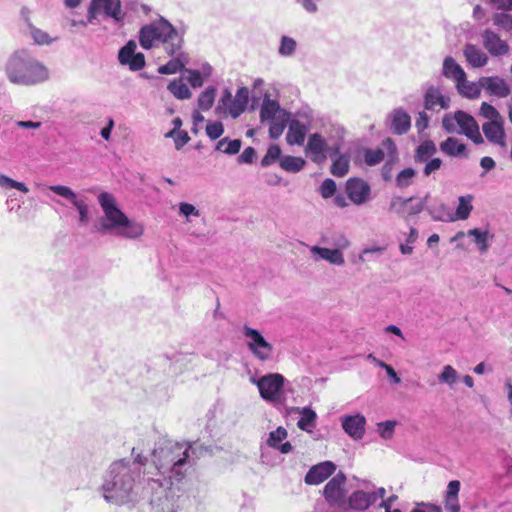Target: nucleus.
Here are the masks:
<instances>
[{
	"label": "nucleus",
	"instance_id": "14",
	"mask_svg": "<svg viewBox=\"0 0 512 512\" xmlns=\"http://www.w3.org/2000/svg\"><path fill=\"white\" fill-rule=\"evenodd\" d=\"M473 199L474 196L471 194L463 195L458 197V205L454 214H448L445 218L440 210H444L445 206L441 205L439 209H427L431 217L436 221H456L466 220L469 218L473 210Z\"/></svg>",
	"mask_w": 512,
	"mask_h": 512
},
{
	"label": "nucleus",
	"instance_id": "35",
	"mask_svg": "<svg viewBox=\"0 0 512 512\" xmlns=\"http://www.w3.org/2000/svg\"><path fill=\"white\" fill-rule=\"evenodd\" d=\"M297 411L301 414V418L297 422L298 428L306 432H311L312 428L316 426L317 415L315 411L309 407L297 408Z\"/></svg>",
	"mask_w": 512,
	"mask_h": 512
},
{
	"label": "nucleus",
	"instance_id": "6",
	"mask_svg": "<svg viewBox=\"0 0 512 512\" xmlns=\"http://www.w3.org/2000/svg\"><path fill=\"white\" fill-rule=\"evenodd\" d=\"M251 384L258 388L260 397L273 406L283 405L286 401L285 377L280 373H268L262 376L251 375Z\"/></svg>",
	"mask_w": 512,
	"mask_h": 512
},
{
	"label": "nucleus",
	"instance_id": "42",
	"mask_svg": "<svg viewBox=\"0 0 512 512\" xmlns=\"http://www.w3.org/2000/svg\"><path fill=\"white\" fill-rule=\"evenodd\" d=\"M289 118H290V114L288 113L281 117H278L277 119L269 121L270 122V127H269L270 138L277 139L282 135V133L289 121Z\"/></svg>",
	"mask_w": 512,
	"mask_h": 512
},
{
	"label": "nucleus",
	"instance_id": "58",
	"mask_svg": "<svg viewBox=\"0 0 512 512\" xmlns=\"http://www.w3.org/2000/svg\"><path fill=\"white\" fill-rule=\"evenodd\" d=\"M186 79L194 88L201 87L204 83L202 74L198 70H187Z\"/></svg>",
	"mask_w": 512,
	"mask_h": 512
},
{
	"label": "nucleus",
	"instance_id": "18",
	"mask_svg": "<svg viewBox=\"0 0 512 512\" xmlns=\"http://www.w3.org/2000/svg\"><path fill=\"white\" fill-rule=\"evenodd\" d=\"M450 106V98L445 95L438 86L430 85L426 88L424 94V107L431 111H440L448 109Z\"/></svg>",
	"mask_w": 512,
	"mask_h": 512
},
{
	"label": "nucleus",
	"instance_id": "13",
	"mask_svg": "<svg viewBox=\"0 0 512 512\" xmlns=\"http://www.w3.org/2000/svg\"><path fill=\"white\" fill-rule=\"evenodd\" d=\"M339 149L338 144H334L333 147L330 148L324 136L320 133H313L308 137L305 153L312 162L322 164L327 159L328 152L332 151L334 154H338Z\"/></svg>",
	"mask_w": 512,
	"mask_h": 512
},
{
	"label": "nucleus",
	"instance_id": "4",
	"mask_svg": "<svg viewBox=\"0 0 512 512\" xmlns=\"http://www.w3.org/2000/svg\"><path fill=\"white\" fill-rule=\"evenodd\" d=\"M5 73L13 84L32 86L49 79L48 68L26 50L15 51L5 64Z\"/></svg>",
	"mask_w": 512,
	"mask_h": 512
},
{
	"label": "nucleus",
	"instance_id": "28",
	"mask_svg": "<svg viewBox=\"0 0 512 512\" xmlns=\"http://www.w3.org/2000/svg\"><path fill=\"white\" fill-rule=\"evenodd\" d=\"M308 127L298 120H293L288 126L286 141L290 145H302L305 141Z\"/></svg>",
	"mask_w": 512,
	"mask_h": 512
},
{
	"label": "nucleus",
	"instance_id": "30",
	"mask_svg": "<svg viewBox=\"0 0 512 512\" xmlns=\"http://www.w3.org/2000/svg\"><path fill=\"white\" fill-rule=\"evenodd\" d=\"M440 150L450 157H467L466 145L455 137H448L441 142Z\"/></svg>",
	"mask_w": 512,
	"mask_h": 512
},
{
	"label": "nucleus",
	"instance_id": "38",
	"mask_svg": "<svg viewBox=\"0 0 512 512\" xmlns=\"http://www.w3.org/2000/svg\"><path fill=\"white\" fill-rule=\"evenodd\" d=\"M305 160L301 157L285 156L280 160V166L287 172L297 173L305 166Z\"/></svg>",
	"mask_w": 512,
	"mask_h": 512
},
{
	"label": "nucleus",
	"instance_id": "52",
	"mask_svg": "<svg viewBox=\"0 0 512 512\" xmlns=\"http://www.w3.org/2000/svg\"><path fill=\"white\" fill-rule=\"evenodd\" d=\"M0 186L2 188H14L23 193H27L29 191L28 187L24 183L15 181L4 174H0Z\"/></svg>",
	"mask_w": 512,
	"mask_h": 512
},
{
	"label": "nucleus",
	"instance_id": "21",
	"mask_svg": "<svg viewBox=\"0 0 512 512\" xmlns=\"http://www.w3.org/2000/svg\"><path fill=\"white\" fill-rule=\"evenodd\" d=\"M336 470V465L331 461H324L314 465L305 476V482L309 485H318L330 477Z\"/></svg>",
	"mask_w": 512,
	"mask_h": 512
},
{
	"label": "nucleus",
	"instance_id": "54",
	"mask_svg": "<svg viewBox=\"0 0 512 512\" xmlns=\"http://www.w3.org/2000/svg\"><path fill=\"white\" fill-rule=\"evenodd\" d=\"M280 155V147L278 145H271L268 148L266 155L262 158L261 165L264 167L271 165L274 161L279 159Z\"/></svg>",
	"mask_w": 512,
	"mask_h": 512
},
{
	"label": "nucleus",
	"instance_id": "32",
	"mask_svg": "<svg viewBox=\"0 0 512 512\" xmlns=\"http://www.w3.org/2000/svg\"><path fill=\"white\" fill-rule=\"evenodd\" d=\"M459 491L460 482L458 480H452L448 483L445 496V507L450 512H459L460 510V505L458 502Z\"/></svg>",
	"mask_w": 512,
	"mask_h": 512
},
{
	"label": "nucleus",
	"instance_id": "3",
	"mask_svg": "<svg viewBox=\"0 0 512 512\" xmlns=\"http://www.w3.org/2000/svg\"><path fill=\"white\" fill-rule=\"evenodd\" d=\"M98 202L103 210L99 231L113 233L117 236L137 240L144 234V225L141 222L129 219L118 207L115 197L102 192L98 196Z\"/></svg>",
	"mask_w": 512,
	"mask_h": 512
},
{
	"label": "nucleus",
	"instance_id": "36",
	"mask_svg": "<svg viewBox=\"0 0 512 512\" xmlns=\"http://www.w3.org/2000/svg\"><path fill=\"white\" fill-rule=\"evenodd\" d=\"M467 235L473 237L475 244L478 246L480 252L485 253L489 249L488 239L493 238L487 230H480L478 228L470 229Z\"/></svg>",
	"mask_w": 512,
	"mask_h": 512
},
{
	"label": "nucleus",
	"instance_id": "16",
	"mask_svg": "<svg viewBox=\"0 0 512 512\" xmlns=\"http://www.w3.org/2000/svg\"><path fill=\"white\" fill-rule=\"evenodd\" d=\"M48 189L56 195L68 200L79 213V222L81 225H86L89 222V208L84 200L79 199L76 193L68 186L52 185Z\"/></svg>",
	"mask_w": 512,
	"mask_h": 512
},
{
	"label": "nucleus",
	"instance_id": "5",
	"mask_svg": "<svg viewBox=\"0 0 512 512\" xmlns=\"http://www.w3.org/2000/svg\"><path fill=\"white\" fill-rule=\"evenodd\" d=\"M139 42L144 49H150L157 42H162L166 52L173 55L182 48L183 35L167 20L160 18L158 21L141 28Z\"/></svg>",
	"mask_w": 512,
	"mask_h": 512
},
{
	"label": "nucleus",
	"instance_id": "17",
	"mask_svg": "<svg viewBox=\"0 0 512 512\" xmlns=\"http://www.w3.org/2000/svg\"><path fill=\"white\" fill-rule=\"evenodd\" d=\"M346 476L339 472L324 487V497L332 505L344 506V489Z\"/></svg>",
	"mask_w": 512,
	"mask_h": 512
},
{
	"label": "nucleus",
	"instance_id": "34",
	"mask_svg": "<svg viewBox=\"0 0 512 512\" xmlns=\"http://www.w3.org/2000/svg\"><path fill=\"white\" fill-rule=\"evenodd\" d=\"M437 152V147L432 140L421 142L415 149L414 160L416 163H424L431 159Z\"/></svg>",
	"mask_w": 512,
	"mask_h": 512
},
{
	"label": "nucleus",
	"instance_id": "39",
	"mask_svg": "<svg viewBox=\"0 0 512 512\" xmlns=\"http://www.w3.org/2000/svg\"><path fill=\"white\" fill-rule=\"evenodd\" d=\"M438 380L452 388L460 380V376L453 366L444 365L438 375Z\"/></svg>",
	"mask_w": 512,
	"mask_h": 512
},
{
	"label": "nucleus",
	"instance_id": "29",
	"mask_svg": "<svg viewBox=\"0 0 512 512\" xmlns=\"http://www.w3.org/2000/svg\"><path fill=\"white\" fill-rule=\"evenodd\" d=\"M172 59L166 64L158 68L160 74H175L181 71L188 63V56L179 49L175 54L171 55Z\"/></svg>",
	"mask_w": 512,
	"mask_h": 512
},
{
	"label": "nucleus",
	"instance_id": "24",
	"mask_svg": "<svg viewBox=\"0 0 512 512\" xmlns=\"http://www.w3.org/2000/svg\"><path fill=\"white\" fill-rule=\"evenodd\" d=\"M463 55L467 63L473 68H481L488 64L489 57L478 46L467 43L463 48Z\"/></svg>",
	"mask_w": 512,
	"mask_h": 512
},
{
	"label": "nucleus",
	"instance_id": "9",
	"mask_svg": "<svg viewBox=\"0 0 512 512\" xmlns=\"http://www.w3.org/2000/svg\"><path fill=\"white\" fill-rule=\"evenodd\" d=\"M333 246L334 248H326L314 245L310 247V253L315 261L324 260L331 265L343 266V251L351 246V242L345 235H339L334 239Z\"/></svg>",
	"mask_w": 512,
	"mask_h": 512
},
{
	"label": "nucleus",
	"instance_id": "51",
	"mask_svg": "<svg viewBox=\"0 0 512 512\" xmlns=\"http://www.w3.org/2000/svg\"><path fill=\"white\" fill-rule=\"evenodd\" d=\"M179 215L185 217L187 222L191 221V217H199L200 211L192 204L187 202L179 203Z\"/></svg>",
	"mask_w": 512,
	"mask_h": 512
},
{
	"label": "nucleus",
	"instance_id": "46",
	"mask_svg": "<svg viewBox=\"0 0 512 512\" xmlns=\"http://www.w3.org/2000/svg\"><path fill=\"white\" fill-rule=\"evenodd\" d=\"M493 24L505 32H512V15L507 13H495L492 17Z\"/></svg>",
	"mask_w": 512,
	"mask_h": 512
},
{
	"label": "nucleus",
	"instance_id": "55",
	"mask_svg": "<svg viewBox=\"0 0 512 512\" xmlns=\"http://www.w3.org/2000/svg\"><path fill=\"white\" fill-rule=\"evenodd\" d=\"M206 133L210 139H218L224 133L223 124L219 121L209 122L206 125Z\"/></svg>",
	"mask_w": 512,
	"mask_h": 512
},
{
	"label": "nucleus",
	"instance_id": "23",
	"mask_svg": "<svg viewBox=\"0 0 512 512\" xmlns=\"http://www.w3.org/2000/svg\"><path fill=\"white\" fill-rule=\"evenodd\" d=\"M389 128L397 135H403L411 127V118L403 108L394 109L388 116Z\"/></svg>",
	"mask_w": 512,
	"mask_h": 512
},
{
	"label": "nucleus",
	"instance_id": "2",
	"mask_svg": "<svg viewBox=\"0 0 512 512\" xmlns=\"http://www.w3.org/2000/svg\"><path fill=\"white\" fill-rule=\"evenodd\" d=\"M196 447L188 442L161 441L151 454L154 471L147 478L152 492L159 493V500L173 496V486L179 484L193 464Z\"/></svg>",
	"mask_w": 512,
	"mask_h": 512
},
{
	"label": "nucleus",
	"instance_id": "7",
	"mask_svg": "<svg viewBox=\"0 0 512 512\" xmlns=\"http://www.w3.org/2000/svg\"><path fill=\"white\" fill-rule=\"evenodd\" d=\"M442 126L448 133L463 134L475 144H482L484 139L476 120L464 111L445 114Z\"/></svg>",
	"mask_w": 512,
	"mask_h": 512
},
{
	"label": "nucleus",
	"instance_id": "62",
	"mask_svg": "<svg viewBox=\"0 0 512 512\" xmlns=\"http://www.w3.org/2000/svg\"><path fill=\"white\" fill-rule=\"evenodd\" d=\"M428 123H429V117L426 114V112H424V111L419 112L416 122H415V126L418 129V131L425 130L428 127Z\"/></svg>",
	"mask_w": 512,
	"mask_h": 512
},
{
	"label": "nucleus",
	"instance_id": "31",
	"mask_svg": "<svg viewBox=\"0 0 512 512\" xmlns=\"http://www.w3.org/2000/svg\"><path fill=\"white\" fill-rule=\"evenodd\" d=\"M442 74L456 84L459 80H463L466 73L454 58L448 56L443 61Z\"/></svg>",
	"mask_w": 512,
	"mask_h": 512
},
{
	"label": "nucleus",
	"instance_id": "40",
	"mask_svg": "<svg viewBox=\"0 0 512 512\" xmlns=\"http://www.w3.org/2000/svg\"><path fill=\"white\" fill-rule=\"evenodd\" d=\"M168 90L177 98V99H189L191 97V92L188 86L183 82L182 79H174L168 85Z\"/></svg>",
	"mask_w": 512,
	"mask_h": 512
},
{
	"label": "nucleus",
	"instance_id": "11",
	"mask_svg": "<svg viewBox=\"0 0 512 512\" xmlns=\"http://www.w3.org/2000/svg\"><path fill=\"white\" fill-rule=\"evenodd\" d=\"M242 333L247 347L258 360L267 361L271 359L273 346L263 337L260 331L245 325Z\"/></svg>",
	"mask_w": 512,
	"mask_h": 512
},
{
	"label": "nucleus",
	"instance_id": "53",
	"mask_svg": "<svg viewBox=\"0 0 512 512\" xmlns=\"http://www.w3.org/2000/svg\"><path fill=\"white\" fill-rule=\"evenodd\" d=\"M296 41L288 36H283L281 38V43L279 47V53L282 56H291L296 50Z\"/></svg>",
	"mask_w": 512,
	"mask_h": 512
},
{
	"label": "nucleus",
	"instance_id": "60",
	"mask_svg": "<svg viewBox=\"0 0 512 512\" xmlns=\"http://www.w3.org/2000/svg\"><path fill=\"white\" fill-rule=\"evenodd\" d=\"M256 157V151L252 147H247L244 151L239 155L238 162L240 164H250L254 161Z\"/></svg>",
	"mask_w": 512,
	"mask_h": 512
},
{
	"label": "nucleus",
	"instance_id": "1",
	"mask_svg": "<svg viewBox=\"0 0 512 512\" xmlns=\"http://www.w3.org/2000/svg\"><path fill=\"white\" fill-rule=\"evenodd\" d=\"M132 454L134 460L120 459L114 461L106 472L101 486L102 496L106 502L123 505L134 502L140 497H155L159 500V493L147 484L151 470L146 467L147 459L141 454Z\"/></svg>",
	"mask_w": 512,
	"mask_h": 512
},
{
	"label": "nucleus",
	"instance_id": "47",
	"mask_svg": "<svg viewBox=\"0 0 512 512\" xmlns=\"http://www.w3.org/2000/svg\"><path fill=\"white\" fill-rule=\"evenodd\" d=\"M429 196L430 194L427 193L425 197L422 199L413 198L412 202H410L408 206H406L405 216L408 217L421 213L426 206L427 199L429 198Z\"/></svg>",
	"mask_w": 512,
	"mask_h": 512
},
{
	"label": "nucleus",
	"instance_id": "41",
	"mask_svg": "<svg viewBox=\"0 0 512 512\" xmlns=\"http://www.w3.org/2000/svg\"><path fill=\"white\" fill-rule=\"evenodd\" d=\"M241 145L242 143L239 139L229 140L228 138H223L218 141L215 149L228 155H235L240 151Z\"/></svg>",
	"mask_w": 512,
	"mask_h": 512
},
{
	"label": "nucleus",
	"instance_id": "25",
	"mask_svg": "<svg viewBox=\"0 0 512 512\" xmlns=\"http://www.w3.org/2000/svg\"><path fill=\"white\" fill-rule=\"evenodd\" d=\"M288 112L282 109L276 100H272L268 95H265L260 109L261 122L277 119Z\"/></svg>",
	"mask_w": 512,
	"mask_h": 512
},
{
	"label": "nucleus",
	"instance_id": "59",
	"mask_svg": "<svg viewBox=\"0 0 512 512\" xmlns=\"http://www.w3.org/2000/svg\"><path fill=\"white\" fill-rule=\"evenodd\" d=\"M425 163L426 164L423 169V174L425 176H430L431 174L440 169L442 165V160L440 158H431Z\"/></svg>",
	"mask_w": 512,
	"mask_h": 512
},
{
	"label": "nucleus",
	"instance_id": "64",
	"mask_svg": "<svg viewBox=\"0 0 512 512\" xmlns=\"http://www.w3.org/2000/svg\"><path fill=\"white\" fill-rule=\"evenodd\" d=\"M189 140H190V138H189L187 132L178 131V133L175 137L176 149H180L181 147H183Z\"/></svg>",
	"mask_w": 512,
	"mask_h": 512
},
{
	"label": "nucleus",
	"instance_id": "57",
	"mask_svg": "<svg viewBox=\"0 0 512 512\" xmlns=\"http://www.w3.org/2000/svg\"><path fill=\"white\" fill-rule=\"evenodd\" d=\"M336 192V183L332 179H325L320 186V193L323 198L332 197Z\"/></svg>",
	"mask_w": 512,
	"mask_h": 512
},
{
	"label": "nucleus",
	"instance_id": "8",
	"mask_svg": "<svg viewBox=\"0 0 512 512\" xmlns=\"http://www.w3.org/2000/svg\"><path fill=\"white\" fill-rule=\"evenodd\" d=\"M480 114L487 119V122L482 125L486 139L494 145L506 147L507 137L504 130L505 120L503 116L494 106L487 102L481 104Z\"/></svg>",
	"mask_w": 512,
	"mask_h": 512
},
{
	"label": "nucleus",
	"instance_id": "12",
	"mask_svg": "<svg viewBox=\"0 0 512 512\" xmlns=\"http://www.w3.org/2000/svg\"><path fill=\"white\" fill-rule=\"evenodd\" d=\"M112 18L120 22L124 18L120 0H92L87 14V22L92 23L99 15Z\"/></svg>",
	"mask_w": 512,
	"mask_h": 512
},
{
	"label": "nucleus",
	"instance_id": "44",
	"mask_svg": "<svg viewBox=\"0 0 512 512\" xmlns=\"http://www.w3.org/2000/svg\"><path fill=\"white\" fill-rule=\"evenodd\" d=\"M417 172L413 168H405L400 171L395 179L396 185L399 188H406L413 183Z\"/></svg>",
	"mask_w": 512,
	"mask_h": 512
},
{
	"label": "nucleus",
	"instance_id": "27",
	"mask_svg": "<svg viewBox=\"0 0 512 512\" xmlns=\"http://www.w3.org/2000/svg\"><path fill=\"white\" fill-rule=\"evenodd\" d=\"M375 503V495H370L367 492L358 490L353 492L347 502V508L353 510L363 511L368 509L372 504Z\"/></svg>",
	"mask_w": 512,
	"mask_h": 512
},
{
	"label": "nucleus",
	"instance_id": "22",
	"mask_svg": "<svg viewBox=\"0 0 512 512\" xmlns=\"http://www.w3.org/2000/svg\"><path fill=\"white\" fill-rule=\"evenodd\" d=\"M343 430L353 439L360 440L365 433L366 419L361 414L343 416L341 419Z\"/></svg>",
	"mask_w": 512,
	"mask_h": 512
},
{
	"label": "nucleus",
	"instance_id": "61",
	"mask_svg": "<svg viewBox=\"0 0 512 512\" xmlns=\"http://www.w3.org/2000/svg\"><path fill=\"white\" fill-rule=\"evenodd\" d=\"M132 60L129 61L127 65H129V68L133 71H137L142 69L145 66V58L142 53H136L131 58Z\"/></svg>",
	"mask_w": 512,
	"mask_h": 512
},
{
	"label": "nucleus",
	"instance_id": "45",
	"mask_svg": "<svg viewBox=\"0 0 512 512\" xmlns=\"http://www.w3.org/2000/svg\"><path fill=\"white\" fill-rule=\"evenodd\" d=\"M30 35L38 45H51L58 39V37H52L47 32L36 27L30 28Z\"/></svg>",
	"mask_w": 512,
	"mask_h": 512
},
{
	"label": "nucleus",
	"instance_id": "20",
	"mask_svg": "<svg viewBox=\"0 0 512 512\" xmlns=\"http://www.w3.org/2000/svg\"><path fill=\"white\" fill-rule=\"evenodd\" d=\"M479 83L482 89L491 96L506 98L511 93L508 83L498 76L481 77Z\"/></svg>",
	"mask_w": 512,
	"mask_h": 512
},
{
	"label": "nucleus",
	"instance_id": "10",
	"mask_svg": "<svg viewBox=\"0 0 512 512\" xmlns=\"http://www.w3.org/2000/svg\"><path fill=\"white\" fill-rule=\"evenodd\" d=\"M249 99V90L241 87L233 97L229 90H225L218 101L216 112L227 113L233 118L240 116L246 109Z\"/></svg>",
	"mask_w": 512,
	"mask_h": 512
},
{
	"label": "nucleus",
	"instance_id": "48",
	"mask_svg": "<svg viewBox=\"0 0 512 512\" xmlns=\"http://www.w3.org/2000/svg\"><path fill=\"white\" fill-rule=\"evenodd\" d=\"M385 153L382 149H365L364 161L368 166H375L384 160Z\"/></svg>",
	"mask_w": 512,
	"mask_h": 512
},
{
	"label": "nucleus",
	"instance_id": "26",
	"mask_svg": "<svg viewBox=\"0 0 512 512\" xmlns=\"http://www.w3.org/2000/svg\"><path fill=\"white\" fill-rule=\"evenodd\" d=\"M287 435V430L284 427L279 426L276 430L269 433L267 445L279 450L283 454H288L293 449L292 445L289 442L282 443V441L287 438Z\"/></svg>",
	"mask_w": 512,
	"mask_h": 512
},
{
	"label": "nucleus",
	"instance_id": "56",
	"mask_svg": "<svg viewBox=\"0 0 512 512\" xmlns=\"http://www.w3.org/2000/svg\"><path fill=\"white\" fill-rule=\"evenodd\" d=\"M378 432L383 439L392 438L396 426V421H385L378 425Z\"/></svg>",
	"mask_w": 512,
	"mask_h": 512
},
{
	"label": "nucleus",
	"instance_id": "49",
	"mask_svg": "<svg viewBox=\"0 0 512 512\" xmlns=\"http://www.w3.org/2000/svg\"><path fill=\"white\" fill-rule=\"evenodd\" d=\"M412 200L413 197L405 199L400 196H395L391 199L389 209L394 213H397L401 216H405L406 206H408V204L412 202Z\"/></svg>",
	"mask_w": 512,
	"mask_h": 512
},
{
	"label": "nucleus",
	"instance_id": "50",
	"mask_svg": "<svg viewBox=\"0 0 512 512\" xmlns=\"http://www.w3.org/2000/svg\"><path fill=\"white\" fill-rule=\"evenodd\" d=\"M137 45L134 41H129L124 47H122L118 54L119 62L123 65H127L133 55L135 54V50Z\"/></svg>",
	"mask_w": 512,
	"mask_h": 512
},
{
	"label": "nucleus",
	"instance_id": "33",
	"mask_svg": "<svg viewBox=\"0 0 512 512\" xmlns=\"http://www.w3.org/2000/svg\"><path fill=\"white\" fill-rule=\"evenodd\" d=\"M456 88L460 95L469 99L478 98L482 89L479 81L477 83L468 81L466 74L464 75L463 80H459V82L456 83Z\"/></svg>",
	"mask_w": 512,
	"mask_h": 512
},
{
	"label": "nucleus",
	"instance_id": "43",
	"mask_svg": "<svg viewBox=\"0 0 512 512\" xmlns=\"http://www.w3.org/2000/svg\"><path fill=\"white\" fill-rule=\"evenodd\" d=\"M216 89L212 86L207 87L198 98V107L203 111L209 110L214 103Z\"/></svg>",
	"mask_w": 512,
	"mask_h": 512
},
{
	"label": "nucleus",
	"instance_id": "15",
	"mask_svg": "<svg viewBox=\"0 0 512 512\" xmlns=\"http://www.w3.org/2000/svg\"><path fill=\"white\" fill-rule=\"evenodd\" d=\"M481 41L484 49L492 57H504L510 53L509 43L502 39L494 30L487 28L481 32Z\"/></svg>",
	"mask_w": 512,
	"mask_h": 512
},
{
	"label": "nucleus",
	"instance_id": "19",
	"mask_svg": "<svg viewBox=\"0 0 512 512\" xmlns=\"http://www.w3.org/2000/svg\"><path fill=\"white\" fill-rule=\"evenodd\" d=\"M346 191L349 199L356 205L366 203L370 198L369 184L359 178H352L347 181Z\"/></svg>",
	"mask_w": 512,
	"mask_h": 512
},
{
	"label": "nucleus",
	"instance_id": "63",
	"mask_svg": "<svg viewBox=\"0 0 512 512\" xmlns=\"http://www.w3.org/2000/svg\"><path fill=\"white\" fill-rule=\"evenodd\" d=\"M308 13H315L318 9L315 0H296Z\"/></svg>",
	"mask_w": 512,
	"mask_h": 512
},
{
	"label": "nucleus",
	"instance_id": "37",
	"mask_svg": "<svg viewBox=\"0 0 512 512\" xmlns=\"http://www.w3.org/2000/svg\"><path fill=\"white\" fill-rule=\"evenodd\" d=\"M349 167V156L346 154H339L332 162L331 173L336 177H343L348 173Z\"/></svg>",
	"mask_w": 512,
	"mask_h": 512
}]
</instances>
